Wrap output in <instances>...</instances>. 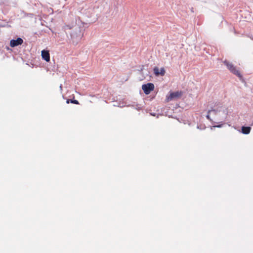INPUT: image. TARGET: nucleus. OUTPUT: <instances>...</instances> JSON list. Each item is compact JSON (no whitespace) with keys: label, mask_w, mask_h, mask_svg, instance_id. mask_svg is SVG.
Listing matches in <instances>:
<instances>
[{"label":"nucleus","mask_w":253,"mask_h":253,"mask_svg":"<svg viewBox=\"0 0 253 253\" xmlns=\"http://www.w3.org/2000/svg\"><path fill=\"white\" fill-rule=\"evenodd\" d=\"M41 56L42 59L46 62L50 61V54L48 50L43 49L42 51Z\"/></svg>","instance_id":"nucleus-6"},{"label":"nucleus","mask_w":253,"mask_h":253,"mask_svg":"<svg viewBox=\"0 0 253 253\" xmlns=\"http://www.w3.org/2000/svg\"><path fill=\"white\" fill-rule=\"evenodd\" d=\"M70 103H73V104H79V101L77 100H76V99H71L70 100Z\"/></svg>","instance_id":"nucleus-10"},{"label":"nucleus","mask_w":253,"mask_h":253,"mask_svg":"<svg viewBox=\"0 0 253 253\" xmlns=\"http://www.w3.org/2000/svg\"><path fill=\"white\" fill-rule=\"evenodd\" d=\"M250 38L251 39H252V40H253V38L252 37V36H250Z\"/></svg>","instance_id":"nucleus-16"},{"label":"nucleus","mask_w":253,"mask_h":253,"mask_svg":"<svg viewBox=\"0 0 253 253\" xmlns=\"http://www.w3.org/2000/svg\"><path fill=\"white\" fill-rule=\"evenodd\" d=\"M60 88H61V89H62V84L60 85Z\"/></svg>","instance_id":"nucleus-15"},{"label":"nucleus","mask_w":253,"mask_h":253,"mask_svg":"<svg viewBox=\"0 0 253 253\" xmlns=\"http://www.w3.org/2000/svg\"><path fill=\"white\" fill-rule=\"evenodd\" d=\"M153 70L154 74L156 76H158L159 75L164 76L165 73V70L163 68H162L160 71H159V68L157 67H155Z\"/></svg>","instance_id":"nucleus-7"},{"label":"nucleus","mask_w":253,"mask_h":253,"mask_svg":"<svg viewBox=\"0 0 253 253\" xmlns=\"http://www.w3.org/2000/svg\"><path fill=\"white\" fill-rule=\"evenodd\" d=\"M224 64L226 66L227 68L230 71V72L236 75L240 78H242V75L240 74V72L236 69V67L231 63L228 62L227 60H225L224 62Z\"/></svg>","instance_id":"nucleus-3"},{"label":"nucleus","mask_w":253,"mask_h":253,"mask_svg":"<svg viewBox=\"0 0 253 253\" xmlns=\"http://www.w3.org/2000/svg\"><path fill=\"white\" fill-rule=\"evenodd\" d=\"M23 42V40L21 38H17L16 40L12 39L10 42V46L12 47L21 45Z\"/></svg>","instance_id":"nucleus-5"},{"label":"nucleus","mask_w":253,"mask_h":253,"mask_svg":"<svg viewBox=\"0 0 253 253\" xmlns=\"http://www.w3.org/2000/svg\"><path fill=\"white\" fill-rule=\"evenodd\" d=\"M180 96H181L180 92H179L178 91L173 92L170 94L169 99H172L173 98H176L179 97Z\"/></svg>","instance_id":"nucleus-9"},{"label":"nucleus","mask_w":253,"mask_h":253,"mask_svg":"<svg viewBox=\"0 0 253 253\" xmlns=\"http://www.w3.org/2000/svg\"><path fill=\"white\" fill-rule=\"evenodd\" d=\"M68 29L72 30L70 33L71 38L78 42L83 36V32L84 31V23L82 21L80 17H76L75 18V24L73 23L71 25L66 26L65 30Z\"/></svg>","instance_id":"nucleus-1"},{"label":"nucleus","mask_w":253,"mask_h":253,"mask_svg":"<svg viewBox=\"0 0 253 253\" xmlns=\"http://www.w3.org/2000/svg\"><path fill=\"white\" fill-rule=\"evenodd\" d=\"M205 126H197V128L200 129H203L205 128Z\"/></svg>","instance_id":"nucleus-12"},{"label":"nucleus","mask_w":253,"mask_h":253,"mask_svg":"<svg viewBox=\"0 0 253 253\" xmlns=\"http://www.w3.org/2000/svg\"><path fill=\"white\" fill-rule=\"evenodd\" d=\"M71 100V99H67V101H66V103H67V104H69V103H70V100Z\"/></svg>","instance_id":"nucleus-14"},{"label":"nucleus","mask_w":253,"mask_h":253,"mask_svg":"<svg viewBox=\"0 0 253 253\" xmlns=\"http://www.w3.org/2000/svg\"><path fill=\"white\" fill-rule=\"evenodd\" d=\"M253 125V123H252L251 125Z\"/></svg>","instance_id":"nucleus-17"},{"label":"nucleus","mask_w":253,"mask_h":253,"mask_svg":"<svg viewBox=\"0 0 253 253\" xmlns=\"http://www.w3.org/2000/svg\"><path fill=\"white\" fill-rule=\"evenodd\" d=\"M222 112L223 114L225 115V117H226L228 113L227 108L223 107L221 106V104H219V106H218L216 108L211 109V110L208 111V114L206 116V118L210 121H211V120L210 118V114L212 113L214 115H216L218 112Z\"/></svg>","instance_id":"nucleus-2"},{"label":"nucleus","mask_w":253,"mask_h":253,"mask_svg":"<svg viewBox=\"0 0 253 253\" xmlns=\"http://www.w3.org/2000/svg\"><path fill=\"white\" fill-rule=\"evenodd\" d=\"M222 125H223V124H220V125H216V126H211V129H212L213 127H218V128H220V127H222Z\"/></svg>","instance_id":"nucleus-11"},{"label":"nucleus","mask_w":253,"mask_h":253,"mask_svg":"<svg viewBox=\"0 0 253 253\" xmlns=\"http://www.w3.org/2000/svg\"><path fill=\"white\" fill-rule=\"evenodd\" d=\"M142 89L145 94H149L154 89V85L153 83H148L142 85Z\"/></svg>","instance_id":"nucleus-4"},{"label":"nucleus","mask_w":253,"mask_h":253,"mask_svg":"<svg viewBox=\"0 0 253 253\" xmlns=\"http://www.w3.org/2000/svg\"><path fill=\"white\" fill-rule=\"evenodd\" d=\"M137 110H139L141 109V107L138 106V105H136V107L135 108Z\"/></svg>","instance_id":"nucleus-13"},{"label":"nucleus","mask_w":253,"mask_h":253,"mask_svg":"<svg viewBox=\"0 0 253 253\" xmlns=\"http://www.w3.org/2000/svg\"><path fill=\"white\" fill-rule=\"evenodd\" d=\"M251 127L249 126H242L240 132L244 134H248L250 133Z\"/></svg>","instance_id":"nucleus-8"}]
</instances>
